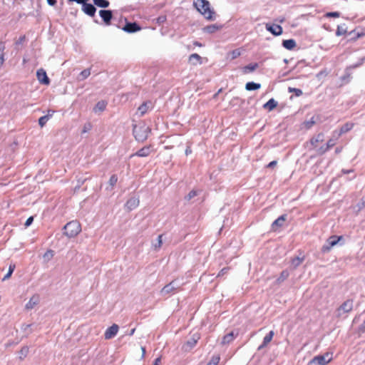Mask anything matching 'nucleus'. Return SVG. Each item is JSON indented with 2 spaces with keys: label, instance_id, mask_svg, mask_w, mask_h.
Instances as JSON below:
<instances>
[{
  "label": "nucleus",
  "instance_id": "nucleus-1",
  "mask_svg": "<svg viewBox=\"0 0 365 365\" xmlns=\"http://www.w3.org/2000/svg\"><path fill=\"white\" fill-rule=\"evenodd\" d=\"M197 10L200 12L207 19L213 20L214 12L210 8V3L207 0H197L194 2Z\"/></svg>",
  "mask_w": 365,
  "mask_h": 365
},
{
  "label": "nucleus",
  "instance_id": "nucleus-2",
  "mask_svg": "<svg viewBox=\"0 0 365 365\" xmlns=\"http://www.w3.org/2000/svg\"><path fill=\"white\" fill-rule=\"evenodd\" d=\"M150 132V128L145 124L135 125L133 127V134L138 141L143 142L146 140Z\"/></svg>",
  "mask_w": 365,
  "mask_h": 365
},
{
  "label": "nucleus",
  "instance_id": "nucleus-3",
  "mask_svg": "<svg viewBox=\"0 0 365 365\" xmlns=\"http://www.w3.org/2000/svg\"><path fill=\"white\" fill-rule=\"evenodd\" d=\"M64 234L68 237H76L81 230V225L77 221H71L64 227Z\"/></svg>",
  "mask_w": 365,
  "mask_h": 365
},
{
  "label": "nucleus",
  "instance_id": "nucleus-4",
  "mask_svg": "<svg viewBox=\"0 0 365 365\" xmlns=\"http://www.w3.org/2000/svg\"><path fill=\"white\" fill-rule=\"evenodd\" d=\"M353 309V301L347 299L336 311L337 317H342L344 314L350 312Z\"/></svg>",
  "mask_w": 365,
  "mask_h": 365
},
{
  "label": "nucleus",
  "instance_id": "nucleus-5",
  "mask_svg": "<svg viewBox=\"0 0 365 365\" xmlns=\"http://www.w3.org/2000/svg\"><path fill=\"white\" fill-rule=\"evenodd\" d=\"M324 140V135L323 133H319L317 135L313 136L309 142L307 143V147L309 150H314L318 148V143H322Z\"/></svg>",
  "mask_w": 365,
  "mask_h": 365
},
{
  "label": "nucleus",
  "instance_id": "nucleus-6",
  "mask_svg": "<svg viewBox=\"0 0 365 365\" xmlns=\"http://www.w3.org/2000/svg\"><path fill=\"white\" fill-rule=\"evenodd\" d=\"M331 360V356L329 353L324 355H319L314 356L309 362V364L313 365H326Z\"/></svg>",
  "mask_w": 365,
  "mask_h": 365
},
{
  "label": "nucleus",
  "instance_id": "nucleus-7",
  "mask_svg": "<svg viewBox=\"0 0 365 365\" xmlns=\"http://www.w3.org/2000/svg\"><path fill=\"white\" fill-rule=\"evenodd\" d=\"M341 240H342V237H338L336 235H333L329 237L326 243L323 245L322 250L323 252H328L332 247L335 246Z\"/></svg>",
  "mask_w": 365,
  "mask_h": 365
},
{
  "label": "nucleus",
  "instance_id": "nucleus-8",
  "mask_svg": "<svg viewBox=\"0 0 365 365\" xmlns=\"http://www.w3.org/2000/svg\"><path fill=\"white\" fill-rule=\"evenodd\" d=\"M200 338V336L198 333H194L190 339L183 345V349L186 351L191 350L195 346Z\"/></svg>",
  "mask_w": 365,
  "mask_h": 365
},
{
  "label": "nucleus",
  "instance_id": "nucleus-9",
  "mask_svg": "<svg viewBox=\"0 0 365 365\" xmlns=\"http://www.w3.org/2000/svg\"><path fill=\"white\" fill-rule=\"evenodd\" d=\"M180 287V284L178 283L176 281H172L168 284H166L162 289H161V294L162 295H167L171 294L173 291L179 289Z\"/></svg>",
  "mask_w": 365,
  "mask_h": 365
},
{
  "label": "nucleus",
  "instance_id": "nucleus-10",
  "mask_svg": "<svg viewBox=\"0 0 365 365\" xmlns=\"http://www.w3.org/2000/svg\"><path fill=\"white\" fill-rule=\"evenodd\" d=\"M363 61H364V58H361L360 60V61L354 65H352V66H350L349 67H348L346 69V71H345V74L344 76H343L341 77V80L344 82V83H348L350 81L351 78V75L349 72V70L350 69H352V68H356L359 66H360L362 63H363Z\"/></svg>",
  "mask_w": 365,
  "mask_h": 365
},
{
  "label": "nucleus",
  "instance_id": "nucleus-11",
  "mask_svg": "<svg viewBox=\"0 0 365 365\" xmlns=\"http://www.w3.org/2000/svg\"><path fill=\"white\" fill-rule=\"evenodd\" d=\"M118 326L115 324H113L111 327H108L105 332V339H110L113 338L118 331Z\"/></svg>",
  "mask_w": 365,
  "mask_h": 365
},
{
  "label": "nucleus",
  "instance_id": "nucleus-12",
  "mask_svg": "<svg viewBox=\"0 0 365 365\" xmlns=\"http://www.w3.org/2000/svg\"><path fill=\"white\" fill-rule=\"evenodd\" d=\"M36 76L38 81L44 85H48L50 83L49 78L47 76L46 71L41 68L38 69L36 72Z\"/></svg>",
  "mask_w": 365,
  "mask_h": 365
},
{
  "label": "nucleus",
  "instance_id": "nucleus-13",
  "mask_svg": "<svg viewBox=\"0 0 365 365\" xmlns=\"http://www.w3.org/2000/svg\"><path fill=\"white\" fill-rule=\"evenodd\" d=\"M99 15L106 25L110 24V21L113 18V12L110 10H101Z\"/></svg>",
  "mask_w": 365,
  "mask_h": 365
},
{
  "label": "nucleus",
  "instance_id": "nucleus-14",
  "mask_svg": "<svg viewBox=\"0 0 365 365\" xmlns=\"http://www.w3.org/2000/svg\"><path fill=\"white\" fill-rule=\"evenodd\" d=\"M287 215H282L275 220L272 224V230L276 231L279 227H282L287 220Z\"/></svg>",
  "mask_w": 365,
  "mask_h": 365
},
{
  "label": "nucleus",
  "instance_id": "nucleus-15",
  "mask_svg": "<svg viewBox=\"0 0 365 365\" xmlns=\"http://www.w3.org/2000/svg\"><path fill=\"white\" fill-rule=\"evenodd\" d=\"M123 30L128 33H134V32L140 31V27L135 22H133V23L128 22V23H126V24L124 26V27L123 28Z\"/></svg>",
  "mask_w": 365,
  "mask_h": 365
},
{
  "label": "nucleus",
  "instance_id": "nucleus-16",
  "mask_svg": "<svg viewBox=\"0 0 365 365\" xmlns=\"http://www.w3.org/2000/svg\"><path fill=\"white\" fill-rule=\"evenodd\" d=\"M266 29L274 36H279L282 33V28L277 24H266Z\"/></svg>",
  "mask_w": 365,
  "mask_h": 365
},
{
  "label": "nucleus",
  "instance_id": "nucleus-17",
  "mask_svg": "<svg viewBox=\"0 0 365 365\" xmlns=\"http://www.w3.org/2000/svg\"><path fill=\"white\" fill-rule=\"evenodd\" d=\"M40 302V297L38 294H35L31 297L29 301L25 306V309L27 310H30L34 309Z\"/></svg>",
  "mask_w": 365,
  "mask_h": 365
},
{
  "label": "nucleus",
  "instance_id": "nucleus-18",
  "mask_svg": "<svg viewBox=\"0 0 365 365\" xmlns=\"http://www.w3.org/2000/svg\"><path fill=\"white\" fill-rule=\"evenodd\" d=\"M82 10L85 14L90 16H93L96 11V7L93 4H88L87 2L84 3L82 6Z\"/></svg>",
  "mask_w": 365,
  "mask_h": 365
},
{
  "label": "nucleus",
  "instance_id": "nucleus-19",
  "mask_svg": "<svg viewBox=\"0 0 365 365\" xmlns=\"http://www.w3.org/2000/svg\"><path fill=\"white\" fill-rule=\"evenodd\" d=\"M139 205V200L137 197H130L125 203V207L129 211L135 209Z\"/></svg>",
  "mask_w": 365,
  "mask_h": 365
},
{
  "label": "nucleus",
  "instance_id": "nucleus-20",
  "mask_svg": "<svg viewBox=\"0 0 365 365\" xmlns=\"http://www.w3.org/2000/svg\"><path fill=\"white\" fill-rule=\"evenodd\" d=\"M152 108V103L150 101H147L143 103L141 106L138 107V112L140 113V115L142 116L145 113L148 112L149 109Z\"/></svg>",
  "mask_w": 365,
  "mask_h": 365
},
{
  "label": "nucleus",
  "instance_id": "nucleus-21",
  "mask_svg": "<svg viewBox=\"0 0 365 365\" xmlns=\"http://www.w3.org/2000/svg\"><path fill=\"white\" fill-rule=\"evenodd\" d=\"M274 335V331H270L263 339L262 344L258 347V350L262 349L265 347L272 339Z\"/></svg>",
  "mask_w": 365,
  "mask_h": 365
},
{
  "label": "nucleus",
  "instance_id": "nucleus-22",
  "mask_svg": "<svg viewBox=\"0 0 365 365\" xmlns=\"http://www.w3.org/2000/svg\"><path fill=\"white\" fill-rule=\"evenodd\" d=\"M282 46L287 50H292L296 47L297 43L294 39H287L282 41Z\"/></svg>",
  "mask_w": 365,
  "mask_h": 365
},
{
  "label": "nucleus",
  "instance_id": "nucleus-23",
  "mask_svg": "<svg viewBox=\"0 0 365 365\" xmlns=\"http://www.w3.org/2000/svg\"><path fill=\"white\" fill-rule=\"evenodd\" d=\"M258 66H259V65L257 63H250V64L247 65L242 68V72L244 74L252 73V72L255 71L258 68Z\"/></svg>",
  "mask_w": 365,
  "mask_h": 365
},
{
  "label": "nucleus",
  "instance_id": "nucleus-24",
  "mask_svg": "<svg viewBox=\"0 0 365 365\" xmlns=\"http://www.w3.org/2000/svg\"><path fill=\"white\" fill-rule=\"evenodd\" d=\"M277 102L274 98H271L264 104L263 108L271 111L277 106Z\"/></svg>",
  "mask_w": 365,
  "mask_h": 365
},
{
  "label": "nucleus",
  "instance_id": "nucleus-25",
  "mask_svg": "<svg viewBox=\"0 0 365 365\" xmlns=\"http://www.w3.org/2000/svg\"><path fill=\"white\" fill-rule=\"evenodd\" d=\"M235 336L236 335L235 334V333L233 331L228 333L227 334L224 336L222 341V344L224 345L229 344L234 340V339L235 338Z\"/></svg>",
  "mask_w": 365,
  "mask_h": 365
},
{
  "label": "nucleus",
  "instance_id": "nucleus-26",
  "mask_svg": "<svg viewBox=\"0 0 365 365\" xmlns=\"http://www.w3.org/2000/svg\"><path fill=\"white\" fill-rule=\"evenodd\" d=\"M304 259V257H299V256L293 258L291 261V267L293 269H296L302 263Z\"/></svg>",
  "mask_w": 365,
  "mask_h": 365
},
{
  "label": "nucleus",
  "instance_id": "nucleus-27",
  "mask_svg": "<svg viewBox=\"0 0 365 365\" xmlns=\"http://www.w3.org/2000/svg\"><path fill=\"white\" fill-rule=\"evenodd\" d=\"M106 105L107 103L104 101H101L98 102L93 108L94 112L98 113L103 111L106 108Z\"/></svg>",
  "mask_w": 365,
  "mask_h": 365
},
{
  "label": "nucleus",
  "instance_id": "nucleus-28",
  "mask_svg": "<svg viewBox=\"0 0 365 365\" xmlns=\"http://www.w3.org/2000/svg\"><path fill=\"white\" fill-rule=\"evenodd\" d=\"M150 147H144V148L140 149L135 153V155L139 156V157H146L150 154Z\"/></svg>",
  "mask_w": 365,
  "mask_h": 365
},
{
  "label": "nucleus",
  "instance_id": "nucleus-29",
  "mask_svg": "<svg viewBox=\"0 0 365 365\" xmlns=\"http://www.w3.org/2000/svg\"><path fill=\"white\" fill-rule=\"evenodd\" d=\"M261 85L255 82H248L245 85V88L247 91H255L260 88Z\"/></svg>",
  "mask_w": 365,
  "mask_h": 365
},
{
  "label": "nucleus",
  "instance_id": "nucleus-30",
  "mask_svg": "<svg viewBox=\"0 0 365 365\" xmlns=\"http://www.w3.org/2000/svg\"><path fill=\"white\" fill-rule=\"evenodd\" d=\"M96 6L101 8H107L109 6V1L107 0H93Z\"/></svg>",
  "mask_w": 365,
  "mask_h": 365
},
{
  "label": "nucleus",
  "instance_id": "nucleus-31",
  "mask_svg": "<svg viewBox=\"0 0 365 365\" xmlns=\"http://www.w3.org/2000/svg\"><path fill=\"white\" fill-rule=\"evenodd\" d=\"M91 75V70L89 68L85 69L81 72V73L78 76V80L79 81H83Z\"/></svg>",
  "mask_w": 365,
  "mask_h": 365
},
{
  "label": "nucleus",
  "instance_id": "nucleus-32",
  "mask_svg": "<svg viewBox=\"0 0 365 365\" xmlns=\"http://www.w3.org/2000/svg\"><path fill=\"white\" fill-rule=\"evenodd\" d=\"M219 29H220V26H218L216 24H212V25H210V26L205 27L204 31L207 33L212 34V33L215 32L216 31H217Z\"/></svg>",
  "mask_w": 365,
  "mask_h": 365
},
{
  "label": "nucleus",
  "instance_id": "nucleus-33",
  "mask_svg": "<svg viewBox=\"0 0 365 365\" xmlns=\"http://www.w3.org/2000/svg\"><path fill=\"white\" fill-rule=\"evenodd\" d=\"M52 117V114L51 115H43L42 117H41L39 119H38V124L42 128L43 127L46 123L48 122V120Z\"/></svg>",
  "mask_w": 365,
  "mask_h": 365
},
{
  "label": "nucleus",
  "instance_id": "nucleus-34",
  "mask_svg": "<svg viewBox=\"0 0 365 365\" xmlns=\"http://www.w3.org/2000/svg\"><path fill=\"white\" fill-rule=\"evenodd\" d=\"M201 57L197 53H192L189 57V61L193 64H196L200 62Z\"/></svg>",
  "mask_w": 365,
  "mask_h": 365
},
{
  "label": "nucleus",
  "instance_id": "nucleus-35",
  "mask_svg": "<svg viewBox=\"0 0 365 365\" xmlns=\"http://www.w3.org/2000/svg\"><path fill=\"white\" fill-rule=\"evenodd\" d=\"M117 181H118V176L115 174L112 175L108 181L109 185L110 187V190L113 189V187L116 184ZM106 189L109 190V187H108Z\"/></svg>",
  "mask_w": 365,
  "mask_h": 365
},
{
  "label": "nucleus",
  "instance_id": "nucleus-36",
  "mask_svg": "<svg viewBox=\"0 0 365 365\" xmlns=\"http://www.w3.org/2000/svg\"><path fill=\"white\" fill-rule=\"evenodd\" d=\"M329 149H330V148H328L327 145H322V146L318 147L316 149V153L317 155H323L324 153H325Z\"/></svg>",
  "mask_w": 365,
  "mask_h": 365
},
{
  "label": "nucleus",
  "instance_id": "nucleus-37",
  "mask_svg": "<svg viewBox=\"0 0 365 365\" xmlns=\"http://www.w3.org/2000/svg\"><path fill=\"white\" fill-rule=\"evenodd\" d=\"M352 127H353L352 124L346 123L341 128L339 135L348 132L349 130H350L352 128Z\"/></svg>",
  "mask_w": 365,
  "mask_h": 365
},
{
  "label": "nucleus",
  "instance_id": "nucleus-38",
  "mask_svg": "<svg viewBox=\"0 0 365 365\" xmlns=\"http://www.w3.org/2000/svg\"><path fill=\"white\" fill-rule=\"evenodd\" d=\"M289 275V273L287 270H284L282 272V273L280 274V276L279 277V278L277 279V282L279 283L284 281Z\"/></svg>",
  "mask_w": 365,
  "mask_h": 365
},
{
  "label": "nucleus",
  "instance_id": "nucleus-39",
  "mask_svg": "<svg viewBox=\"0 0 365 365\" xmlns=\"http://www.w3.org/2000/svg\"><path fill=\"white\" fill-rule=\"evenodd\" d=\"M14 269H15V264H10L9 267V271L7 272V274L4 277L2 280L5 281V280L8 279L9 278H10Z\"/></svg>",
  "mask_w": 365,
  "mask_h": 365
},
{
  "label": "nucleus",
  "instance_id": "nucleus-40",
  "mask_svg": "<svg viewBox=\"0 0 365 365\" xmlns=\"http://www.w3.org/2000/svg\"><path fill=\"white\" fill-rule=\"evenodd\" d=\"M29 353V347L28 346H24L19 351V358L21 359H24Z\"/></svg>",
  "mask_w": 365,
  "mask_h": 365
},
{
  "label": "nucleus",
  "instance_id": "nucleus-41",
  "mask_svg": "<svg viewBox=\"0 0 365 365\" xmlns=\"http://www.w3.org/2000/svg\"><path fill=\"white\" fill-rule=\"evenodd\" d=\"M288 91L289 93H294L296 96H301L303 94L302 91L299 88L289 87Z\"/></svg>",
  "mask_w": 365,
  "mask_h": 365
},
{
  "label": "nucleus",
  "instance_id": "nucleus-42",
  "mask_svg": "<svg viewBox=\"0 0 365 365\" xmlns=\"http://www.w3.org/2000/svg\"><path fill=\"white\" fill-rule=\"evenodd\" d=\"M220 360L219 355L213 356L207 365H217Z\"/></svg>",
  "mask_w": 365,
  "mask_h": 365
},
{
  "label": "nucleus",
  "instance_id": "nucleus-43",
  "mask_svg": "<svg viewBox=\"0 0 365 365\" xmlns=\"http://www.w3.org/2000/svg\"><path fill=\"white\" fill-rule=\"evenodd\" d=\"M346 32V29L343 28V26H338L336 31V35L339 36L344 35Z\"/></svg>",
  "mask_w": 365,
  "mask_h": 365
},
{
  "label": "nucleus",
  "instance_id": "nucleus-44",
  "mask_svg": "<svg viewBox=\"0 0 365 365\" xmlns=\"http://www.w3.org/2000/svg\"><path fill=\"white\" fill-rule=\"evenodd\" d=\"M356 207H358L357 211H360L361 210L365 208V197H363L361 199V201L357 204Z\"/></svg>",
  "mask_w": 365,
  "mask_h": 365
},
{
  "label": "nucleus",
  "instance_id": "nucleus-45",
  "mask_svg": "<svg viewBox=\"0 0 365 365\" xmlns=\"http://www.w3.org/2000/svg\"><path fill=\"white\" fill-rule=\"evenodd\" d=\"M162 245V235H159L156 240V242L153 244L155 249L160 247Z\"/></svg>",
  "mask_w": 365,
  "mask_h": 365
},
{
  "label": "nucleus",
  "instance_id": "nucleus-46",
  "mask_svg": "<svg viewBox=\"0 0 365 365\" xmlns=\"http://www.w3.org/2000/svg\"><path fill=\"white\" fill-rule=\"evenodd\" d=\"M53 252L52 250H48L44 254L43 258L45 259L49 260L53 257Z\"/></svg>",
  "mask_w": 365,
  "mask_h": 365
},
{
  "label": "nucleus",
  "instance_id": "nucleus-47",
  "mask_svg": "<svg viewBox=\"0 0 365 365\" xmlns=\"http://www.w3.org/2000/svg\"><path fill=\"white\" fill-rule=\"evenodd\" d=\"M197 195V191H195V190H192V191H190V192L187 194V195L186 196V199H187V200H191L192 198H193L195 196H196Z\"/></svg>",
  "mask_w": 365,
  "mask_h": 365
},
{
  "label": "nucleus",
  "instance_id": "nucleus-48",
  "mask_svg": "<svg viewBox=\"0 0 365 365\" xmlns=\"http://www.w3.org/2000/svg\"><path fill=\"white\" fill-rule=\"evenodd\" d=\"M315 123V121L314 120V118H312L310 120L306 121L304 123L305 127L309 129Z\"/></svg>",
  "mask_w": 365,
  "mask_h": 365
},
{
  "label": "nucleus",
  "instance_id": "nucleus-49",
  "mask_svg": "<svg viewBox=\"0 0 365 365\" xmlns=\"http://www.w3.org/2000/svg\"><path fill=\"white\" fill-rule=\"evenodd\" d=\"M92 128V125L90 123H87L83 125V128L82 130V133H86L89 131Z\"/></svg>",
  "mask_w": 365,
  "mask_h": 365
},
{
  "label": "nucleus",
  "instance_id": "nucleus-50",
  "mask_svg": "<svg viewBox=\"0 0 365 365\" xmlns=\"http://www.w3.org/2000/svg\"><path fill=\"white\" fill-rule=\"evenodd\" d=\"M339 16H340V14L337 11L329 12L326 14V16H327V17H339Z\"/></svg>",
  "mask_w": 365,
  "mask_h": 365
},
{
  "label": "nucleus",
  "instance_id": "nucleus-51",
  "mask_svg": "<svg viewBox=\"0 0 365 365\" xmlns=\"http://www.w3.org/2000/svg\"><path fill=\"white\" fill-rule=\"evenodd\" d=\"M335 143H336V140L331 138L327 141L326 145H328V148H331L335 145Z\"/></svg>",
  "mask_w": 365,
  "mask_h": 365
},
{
  "label": "nucleus",
  "instance_id": "nucleus-52",
  "mask_svg": "<svg viewBox=\"0 0 365 365\" xmlns=\"http://www.w3.org/2000/svg\"><path fill=\"white\" fill-rule=\"evenodd\" d=\"M231 55H232V58L234 59L240 55V52L239 50L236 49V50H234L232 51Z\"/></svg>",
  "mask_w": 365,
  "mask_h": 365
},
{
  "label": "nucleus",
  "instance_id": "nucleus-53",
  "mask_svg": "<svg viewBox=\"0 0 365 365\" xmlns=\"http://www.w3.org/2000/svg\"><path fill=\"white\" fill-rule=\"evenodd\" d=\"M33 221H34V217H29L26 220V222L24 224L25 227H27L30 226L32 224Z\"/></svg>",
  "mask_w": 365,
  "mask_h": 365
},
{
  "label": "nucleus",
  "instance_id": "nucleus-54",
  "mask_svg": "<svg viewBox=\"0 0 365 365\" xmlns=\"http://www.w3.org/2000/svg\"><path fill=\"white\" fill-rule=\"evenodd\" d=\"M277 161H276V160H273V161L270 162V163L267 165V168H274V166H276V165H277Z\"/></svg>",
  "mask_w": 365,
  "mask_h": 365
},
{
  "label": "nucleus",
  "instance_id": "nucleus-55",
  "mask_svg": "<svg viewBox=\"0 0 365 365\" xmlns=\"http://www.w3.org/2000/svg\"><path fill=\"white\" fill-rule=\"evenodd\" d=\"M68 1H76L77 4H82V6L84 4V3H86L88 0H68Z\"/></svg>",
  "mask_w": 365,
  "mask_h": 365
},
{
  "label": "nucleus",
  "instance_id": "nucleus-56",
  "mask_svg": "<svg viewBox=\"0 0 365 365\" xmlns=\"http://www.w3.org/2000/svg\"><path fill=\"white\" fill-rule=\"evenodd\" d=\"M4 62V53H0V68L2 66Z\"/></svg>",
  "mask_w": 365,
  "mask_h": 365
},
{
  "label": "nucleus",
  "instance_id": "nucleus-57",
  "mask_svg": "<svg viewBox=\"0 0 365 365\" xmlns=\"http://www.w3.org/2000/svg\"><path fill=\"white\" fill-rule=\"evenodd\" d=\"M5 49V45L4 42H0V53H4V51Z\"/></svg>",
  "mask_w": 365,
  "mask_h": 365
},
{
  "label": "nucleus",
  "instance_id": "nucleus-58",
  "mask_svg": "<svg viewBox=\"0 0 365 365\" xmlns=\"http://www.w3.org/2000/svg\"><path fill=\"white\" fill-rule=\"evenodd\" d=\"M46 1H47V3L50 6H55L56 4V0H46Z\"/></svg>",
  "mask_w": 365,
  "mask_h": 365
},
{
  "label": "nucleus",
  "instance_id": "nucleus-59",
  "mask_svg": "<svg viewBox=\"0 0 365 365\" xmlns=\"http://www.w3.org/2000/svg\"><path fill=\"white\" fill-rule=\"evenodd\" d=\"M360 331L361 332H364L365 331V320L364 321V322L361 324V325L360 326V328H359Z\"/></svg>",
  "mask_w": 365,
  "mask_h": 365
},
{
  "label": "nucleus",
  "instance_id": "nucleus-60",
  "mask_svg": "<svg viewBox=\"0 0 365 365\" xmlns=\"http://www.w3.org/2000/svg\"><path fill=\"white\" fill-rule=\"evenodd\" d=\"M227 269L226 268H223V269L220 271V272L219 273L218 276H220V275L224 274L227 272Z\"/></svg>",
  "mask_w": 365,
  "mask_h": 365
},
{
  "label": "nucleus",
  "instance_id": "nucleus-61",
  "mask_svg": "<svg viewBox=\"0 0 365 365\" xmlns=\"http://www.w3.org/2000/svg\"><path fill=\"white\" fill-rule=\"evenodd\" d=\"M160 362V358H157L155 359V362H154V364L153 365H159V363Z\"/></svg>",
  "mask_w": 365,
  "mask_h": 365
},
{
  "label": "nucleus",
  "instance_id": "nucleus-62",
  "mask_svg": "<svg viewBox=\"0 0 365 365\" xmlns=\"http://www.w3.org/2000/svg\"><path fill=\"white\" fill-rule=\"evenodd\" d=\"M141 350H142V357H144V355L145 354V347L142 346L141 347Z\"/></svg>",
  "mask_w": 365,
  "mask_h": 365
},
{
  "label": "nucleus",
  "instance_id": "nucleus-63",
  "mask_svg": "<svg viewBox=\"0 0 365 365\" xmlns=\"http://www.w3.org/2000/svg\"><path fill=\"white\" fill-rule=\"evenodd\" d=\"M190 153H191V150L189 148H187L185 150V154L186 155H188Z\"/></svg>",
  "mask_w": 365,
  "mask_h": 365
},
{
  "label": "nucleus",
  "instance_id": "nucleus-64",
  "mask_svg": "<svg viewBox=\"0 0 365 365\" xmlns=\"http://www.w3.org/2000/svg\"><path fill=\"white\" fill-rule=\"evenodd\" d=\"M135 329H133L130 331V335H133V334H134V332H135Z\"/></svg>",
  "mask_w": 365,
  "mask_h": 365
}]
</instances>
